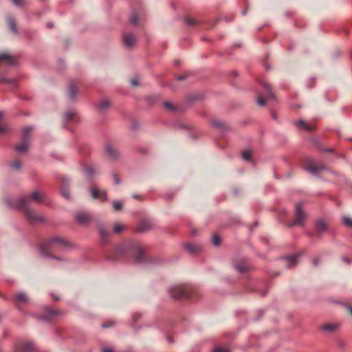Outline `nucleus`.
Returning a JSON list of instances; mask_svg holds the SVG:
<instances>
[{
  "label": "nucleus",
  "mask_w": 352,
  "mask_h": 352,
  "mask_svg": "<svg viewBox=\"0 0 352 352\" xmlns=\"http://www.w3.org/2000/svg\"><path fill=\"white\" fill-rule=\"evenodd\" d=\"M13 3L16 6H23L25 4L24 0H12Z\"/></svg>",
  "instance_id": "nucleus-34"
},
{
  "label": "nucleus",
  "mask_w": 352,
  "mask_h": 352,
  "mask_svg": "<svg viewBox=\"0 0 352 352\" xmlns=\"http://www.w3.org/2000/svg\"><path fill=\"white\" fill-rule=\"evenodd\" d=\"M305 218V215L302 211V204L300 203H297L296 204V212H295V218L294 222L291 224V226H302L304 223V220Z\"/></svg>",
  "instance_id": "nucleus-6"
},
{
  "label": "nucleus",
  "mask_w": 352,
  "mask_h": 352,
  "mask_svg": "<svg viewBox=\"0 0 352 352\" xmlns=\"http://www.w3.org/2000/svg\"><path fill=\"white\" fill-rule=\"evenodd\" d=\"M295 124L300 129H302L307 131H311L314 129L313 126H311L307 122H305L302 120H298Z\"/></svg>",
  "instance_id": "nucleus-17"
},
{
  "label": "nucleus",
  "mask_w": 352,
  "mask_h": 352,
  "mask_svg": "<svg viewBox=\"0 0 352 352\" xmlns=\"http://www.w3.org/2000/svg\"><path fill=\"white\" fill-rule=\"evenodd\" d=\"M212 125H213V126H214L216 128H220L222 126V124L219 121H214L212 122Z\"/></svg>",
  "instance_id": "nucleus-41"
},
{
  "label": "nucleus",
  "mask_w": 352,
  "mask_h": 352,
  "mask_svg": "<svg viewBox=\"0 0 352 352\" xmlns=\"http://www.w3.org/2000/svg\"><path fill=\"white\" fill-rule=\"evenodd\" d=\"M316 227L318 234H322L327 230V226L324 221L319 220L316 222Z\"/></svg>",
  "instance_id": "nucleus-18"
},
{
  "label": "nucleus",
  "mask_w": 352,
  "mask_h": 352,
  "mask_svg": "<svg viewBox=\"0 0 352 352\" xmlns=\"http://www.w3.org/2000/svg\"><path fill=\"white\" fill-rule=\"evenodd\" d=\"M105 153L108 157L112 160L117 159L119 153L111 145L108 144L105 146Z\"/></svg>",
  "instance_id": "nucleus-11"
},
{
  "label": "nucleus",
  "mask_w": 352,
  "mask_h": 352,
  "mask_svg": "<svg viewBox=\"0 0 352 352\" xmlns=\"http://www.w3.org/2000/svg\"><path fill=\"white\" fill-rule=\"evenodd\" d=\"M43 195L38 191L33 192L29 197H23L19 199L14 204L16 208L23 209L25 211L27 219L30 223L44 221V217L30 210L28 206L30 201L38 202Z\"/></svg>",
  "instance_id": "nucleus-1"
},
{
  "label": "nucleus",
  "mask_w": 352,
  "mask_h": 352,
  "mask_svg": "<svg viewBox=\"0 0 352 352\" xmlns=\"http://www.w3.org/2000/svg\"><path fill=\"white\" fill-rule=\"evenodd\" d=\"M212 352H230L228 349L218 346L214 349Z\"/></svg>",
  "instance_id": "nucleus-37"
},
{
  "label": "nucleus",
  "mask_w": 352,
  "mask_h": 352,
  "mask_svg": "<svg viewBox=\"0 0 352 352\" xmlns=\"http://www.w3.org/2000/svg\"><path fill=\"white\" fill-rule=\"evenodd\" d=\"M51 314H56L55 311H52V312H51Z\"/></svg>",
  "instance_id": "nucleus-56"
},
{
  "label": "nucleus",
  "mask_w": 352,
  "mask_h": 352,
  "mask_svg": "<svg viewBox=\"0 0 352 352\" xmlns=\"http://www.w3.org/2000/svg\"><path fill=\"white\" fill-rule=\"evenodd\" d=\"M110 106V102L107 100H102L98 105V109L100 111H104Z\"/></svg>",
  "instance_id": "nucleus-25"
},
{
  "label": "nucleus",
  "mask_w": 352,
  "mask_h": 352,
  "mask_svg": "<svg viewBox=\"0 0 352 352\" xmlns=\"http://www.w3.org/2000/svg\"><path fill=\"white\" fill-rule=\"evenodd\" d=\"M318 259H316V260H314V265L315 266H316V265H318Z\"/></svg>",
  "instance_id": "nucleus-50"
},
{
  "label": "nucleus",
  "mask_w": 352,
  "mask_h": 352,
  "mask_svg": "<svg viewBox=\"0 0 352 352\" xmlns=\"http://www.w3.org/2000/svg\"><path fill=\"white\" fill-rule=\"evenodd\" d=\"M130 21L132 24L136 25L138 23V16L136 14H133L130 19Z\"/></svg>",
  "instance_id": "nucleus-31"
},
{
  "label": "nucleus",
  "mask_w": 352,
  "mask_h": 352,
  "mask_svg": "<svg viewBox=\"0 0 352 352\" xmlns=\"http://www.w3.org/2000/svg\"><path fill=\"white\" fill-rule=\"evenodd\" d=\"M338 327L339 325L337 324H326L322 327V329L327 331L333 332L338 329Z\"/></svg>",
  "instance_id": "nucleus-22"
},
{
  "label": "nucleus",
  "mask_w": 352,
  "mask_h": 352,
  "mask_svg": "<svg viewBox=\"0 0 352 352\" xmlns=\"http://www.w3.org/2000/svg\"><path fill=\"white\" fill-rule=\"evenodd\" d=\"M242 157L246 161L250 160L251 159V157H252V153H251V151H248V150L244 151L242 153Z\"/></svg>",
  "instance_id": "nucleus-28"
},
{
  "label": "nucleus",
  "mask_w": 352,
  "mask_h": 352,
  "mask_svg": "<svg viewBox=\"0 0 352 352\" xmlns=\"http://www.w3.org/2000/svg\"><path fill=\"white\" fill-rule=\"evenodd\" d=\"M4 63L10 66H14L16 64V59L14 56L8 54H0V65Z\"/></svg>",
  "instance_id": "nucleus-8"
},
{
  "label": "nucleus",
  "mask_w": 352,
  "mask_h": 352,
  "mask_svg": "<svg viewBox=\"0 0 352 352\" xmlns=\"http://www.w3.org/2000/svg\"><path fill=\"white\" fill-rule=\"evenodd\" d=\"M122 202L121 201H116L113 203V207L116 211H120L122 208Z\"/></svg>",
  "instance_id": "nucleus-26"
},
{
  "label": "nucleus",
  "mask_w": 352,
  "mask_h": 352,
  "mask_svg": "<svg viewBox=\"0 0 352 352\" xmlns=\"http://www.w3.org/2000/svg\"><path fill=\"white\" fill-rule=\"evenodd\" d=\"M8 25L10 30L14 33L18 34L17 25L15 19L12 16L8 17Z\"/></svg>",
  "instance_id": "nucleus-19"
},
{
  "label": "nucleus",
  "mask_w": 352,
  "mask_h": 352,
  "mask_svg": "<svg viewBox=\"0 0 352 352\" xmlns=\"http://www.w3.org/2000/svg\"><path fill=\"white\" fill-rule=\"evenodd\" d=\"M343 261L344 262H346V263H348V264L351 263V260L349 258H346V257H343Z\"/></svg>",
  "instance_id": "nucleus-47"
},
{
  "label": "nucleus",
  "mask_w": 352,
  "mask_h": 352,
  "mask_svg": "<svg viewBox=\"0 0 352 352\" xmlns=\"http://www.w3.org/2000/svg\"><path fill=\"white\" fill-rule=\"evenodd\" d=\"M14 302L16 305L25 304L28 302V299L24 293L20 292L15 296Z\"/></svg>",
  "instance_id": "nucleus-16"
},
{
  "label": "nucleus",
  "mask_w": 352,
  "mask_h": 352,
  "mask_svg": "<svg viewBox=\"0 0 352 352\" xmlns=\"http://www.w3.org/2000/svg\"><path fill=\"white\" fill-rule=\"evenodd\" d=\"M326 169H327V167L323 164H320V165L310 164V166L309 168H306V170L313 175H317L320 171L324 170Z\"/></svg>",
  "instance_id": "nucleus-12"
},
{
  "label": "nucleus",
  "mask_w": 352,
  "mask_h": 352,
  "mask_svg": "<svg viewBox=\"0 0 352 352\" xmlns=\"http://www.w3.org/2000/svg\"><path fill=\"white\" fill-rule=\"evenodd\" d=\"M77 94V89L76 85L74 83H71L69 85V96L71 99H74L76 95Z\"/></svg>",
  "instance_id": "nucleus-24"
},
{
  "label": "nucleus",
  "mask_w": 352,
  "mask_h": 352,
  "mask_svg": "<svg viewBox=\"0 0 352 352\" xmlns=\"http://www.w3.org/2000/svg\"><path fill=\"white\" fill-rule=\"evenodd\" d=\"M75 116V113L73 111H68L65 114V119L67 122H69L72 120L74 116Z\"/></svg>",
  "instance_id": "nucleus-30"
},
{
  "label": "nucleus",
  "mask_w": 352,
  "mask_h": 352,
  "mask_svg": "<svg viewBox=\"0 0 352 352\" xmlns=\"http://www.w3.org/2000/svg\"><path fill=\"white\" fill-rule=\"evenodd\" d=\"M116 252L119 256H133L135 257V263H140L143 255L142 250L138 246L118 247Z\"/></svg>",
  "instance_id": "nucleus-3"
},
{
  "label": "nucleus",
  "mask_w": 352,
  "mask_h": 352,
  "mask_svg": "<svg viewBox=\"0 0 352 352\" xmlns=\"http://www.w3.org/2000/svg\"><path fill=\"white\" fill-rule=\"evenodd\" d=\"M342 222L346 226L349 228H352V219H351L350 217H343Z\"/></svg>",
  "instance_id": "nucleus-27"
},
{
  "label": "nucleus",
  "mask_w": 352,
  "mask_h": 352,
  "mask_svg": "<svg viewBox=\"0 0 352 352\" xmlns=\"http://www.w3.org/2000/svg\"><path fill=\"white\" fill-rule=\"evenodd\" d=\"M164 106L165 107H166L167 109H171L172 110L173 109V104L170 102H164Z\"/></svg>",
  "instance_id": "nucleus-40"
},
{
  "label": "nucleus",
  "mask_w": 352,
  "mask_h": 352,
  "mask_svg": "<svg viewBox=\"0 0 352 352\" xmlns=\"http://www.w3.org/2000/svg\"><path fill=\"white\" fill-rule=\"evenodd\" d=\"M184 76H178V77H177V80H184Z\"/></svg>",
  "instance_id": "nucleus-49"
},
{
  "label": "nucleus",
  "mask_w": 352,
  "mask_h": 352,
  "mask_svg": "<svg viewBox=\"0 0 352 352\" xmlns=\"http://www.w3.org/2000/svg\"><path fill=\"white\" fill-rule=\"evenodd\" d=\"M67 241L58 237H54L41 243L39 246L40 252L43 256H50L49 252L56 251L60 248L65 246ZM52 258L59 259L57 256H52Z\"/></svg>",
  "instance_id": "nucleus-2"
},
{
  "label": "nucleus",
  "mask_w": 352,
  "mask_h": 352,
  "mask_svg": "<svg viewBox=\"0 0 352 352\" xmlns=\"http://www.w3.org/2000/svg\"><path fill=\"white\" fill-rule=\"evenodd\" d=\"M12 81V80H10V79H6V78H0V82L9 83V82H11Z\"/></svg>",
  "instance_id": "nucleus-45"
},
{
  "label": "nucleus",
  "mask_w": 352,
  "mask_h": 352,
  "mask_svg": "<svg viewBox=\"0 0 352 352\" xmlns=\"http://www.w3.org/2000/svg\"><path fill=\"white\" fill-rule=\"evenodd\" d=\"M235 268L240 272H243L246 270V268L240 265H235Z\"/></svg>",
  "instance_id": "nucleus-42"
},
{
  "label": "nucleus",
  "mask_w": 352,
  "mask_h": 352,
  "mask_svg": "<svg viewBox=\"0 0 352 352\" xmlns=\"http://www.w3.org/2000/svg\"><path fill=\"white\" fill-rule=\"evenodd\" d=\"M123 229H124L123 226H122L120 224H116V225H115V226L113 228V230L116 233H119V232H122L123 230Z\"/></svg>",
  "instance_id": "nucleus-33"
},
{
  "label": "nucleus",
  "mask_w": 352,
  "mask_h": 352,
  "mask_svg": "<svg viewBox=\"0 0 352 352\" xmlns=\"http://www.w3.org/2000/svg\"><path fill=\"white\" fill-rule=\"evenodd\" d=\"M326 151H327V152H332L333 150L332 149H327Z\"/></svg>",
  "instance_id": "nucleus-55"
},
{
  "label": "nucleus",
  "mask_w": 352,
  "mask_h": 352,
  "mask_svg": "<svg viewBox=\"0 0 352 352\" xmlns=\"http://www.w3.org/2000/svg\"><path fill=\"white\" fill-rule=\"evenodd\" d=\"M113 179H114V180H115V183H116V184H119L120 183V179H119L118 176L116 174H113Z\"/></svg>",
  "instance_id": "nucleus-44"
},
{
  "label": "nucleus",
  "mask_w": 352,
  "mask_h": 352,
  "mask_svg": "<svg viewBox=\"0 0 352 352\" xmlns=\"http://www.w3.org/2000/svg\"><path fill=\"white\" fill-rule=\"evenodd\" d=\"M185 248L188 252L192 254L199 252L201 249L199 245L195 244H186Z\"/></svg>",
  "instance_id": "nucleus-21"
},
{
  "label": "nucleus",
  "mask_w": 352,
  "mask_h": 352,
  "mask_svg": "<svg viewBox=\"0 0 352 352\" xmlns=\"http://www.w3.org/2000/svg\"><path fill=\"white\" fill-rule=\"evenodd\" d=\"M212 242L214 245L219 246L221 243V239L217 234H214L212 238Z\"/></svg>",
  "instance_id": "nucleus-29"
},
{
  "label": "nucleus",
  "mask_w": 352,
  "mask_h": 352,
  "mask_svg": "<svg viewBox=\"0 0 352 352\" xmlns=\"http://www.w3.org/2000/svg\"><path fill=\"white\" fill-rule=\"evenodd\" d=\"M169 293L171 297L175 299L188 297L187 289L184 285H177L170 288Z\"/></svg>",
  "instance_id": "nucleus-5"
},
{
  "label": "nucleus",
  "mask_w": 352,
  "mask_h": 352,
  "mask_svg": "<svg viewBox=\"0 0 352 352\" xmlns=\"http://www.w3.org/2000/svg\"><path fill=\"white\" fill-rule=\"evenodd\" d=\"M36 350V346L32 342H25L19 344L16 348V352H32Z\"/></svg>",
  "instance_id": "nucleus-7"
},
{
  "label": "nucleus",
  "mask_w": 352,
  "mask_h": 352,
  "mask_svg": "<svg viewBox=\"0 0 352 352\" xmlns=\"http://www.w3.org/2000/svg\"><path fill=\"white\" fill-rule=\"evenodd\" d=\"M61 195H63V197H64L66 199L70 198L69 191L66 188H63L61 190Z\"/></svg>",
  "instance_id": "nucleus-32"
},
{
  "label": "nucleus",
  "mask_w": 352,
  "mask_h": 352,
  "mask_svg": "<svg viewBox=\"0 0 352 352\" xmlns=\"http://www.w3.org/2000/svg\"><path fill=\"white\" fill-rule=\"evenodd\" d=\"M124 43L126 47H132L135 43V38L133 35L127 34L124 36Z\"/></svg>",
  "instance_id": "nucleus-14"
},
{
  "label": "nucleus",
  "mask_w": 352,
  "mask_h": 352,
  "mask_svg": "<svg viewBox=\"0 0 352 352\" xmlns=\"http://www.w3.org/2000/svg\"><path fill=\"white\" fill-rule=\"evenodd\" d=\"M87 175H91L95 173V170L94 168H87L85 170Z\"/></svg>",
  "instance_id": "nucleus-38"
},
{
  "label": "nucleus",
  "mask_w": 352,
  "mask_h": 352,
  "mask_svg": "<svg viewBox=\"0 0 352 352\" xmlns=\"http://www.w3.org/2000/svg\"><path fill=\"white\" fill-rule=\"evenodd\" d=\"M257 103L260 106L263 107L265 104V100L263 97L258 96L257 98Z\"/></svg>",
  "instance_id": "nucleus-36"
},
{
  "label": "nucleus",
  "mask_w": 352,
  "mask_h": 352,
  "mask_svg": "<svg viewBox=\"0 0 352 352\" xmlns=\"http://www.w3.org/2000/svg\"><path fill=\"white\" fill-rule=\"evenodd\" d=\"M186 23L188 25H191V24H193V22H192V21L188 19V20H186Z\"/></svg>",
  "instance_id": "nucleus-48"
},
{
  "label": "nucleus",
  "mask_w": 352,
  "mask_h": 352,
  "mask_svg": "<svg viewBox=\"0 0 352 352\" xmlns=\"http://www.w3.org/2000/svg\"><path fill=\"white\" fill-rule=\"evenodd\" d=\"M102 352H113V350L110 348H104Z\"/></svg>",
  "instance_id": "nucleus-46"
},
{
  "label": "nucleus",
  "mask_w": 352,
  "mask_h": 352,
  "mask_svg": "<svg viewBox=\"0 0 352 352\" xmlns=\"http://www.w3.org/2000/svg\"><path fill=\"white\" fill-rule=\"evenodd\" d=\"M298 255H293L285 258V266L288 268L295 266L298 263Z\"/></svg>",
  "instance_id": "nucleus-13"
},
{
  "label": "nucleus",
  "mask_w": 352,
  "mask_h": 352,
  "mask_svg": "<svg viewBox=\"0 0 352 352\" xmlns=\"http://www.w3.org/2000/svg\"><path fill=\"white\" fill-rule=\"evenodd\" d=\"M98 231H99V234H100V236L101 239L104 241H106L107 240V239H108V232L106 230V229L103 226H98Z\"/></svg>",
  "instance_id": "nucleus-23"
},
{
  "label": "nucleus",
  "mask_w": 352,
  "mask_h": 352,
  "mask_svg": "<svg viewBox=\"0 0 352 352\" xmlns=\"http://www.w3.org/2000/svg\"><path fill=\"white\" fill-rule=\"evenodd\" d=\"M178 64H179L178 61H175V65H178Z\"/></svg>",
  "instance_id": "nucleus-57"
},
{
  "label": "nucleus",
  "mask_w": 352,
  "mask_h": 352,
  "mask_svg": "<svg viewBox=\"0 0 352 352\" xmlns=\"http://www.w3.org/2000/svg\"><path fill=\"white\" fill-rule=\"evenodd\" d=\"M311 159H308V160H307V163H308V164H310V163H311Z\"/></svg>",
  "instance_id": "nucleus-54"
},
{
  "label": "nucleus",
  "mask_w": 352,
  "mask_h": 352,
  "mask_svg": "<svg viewBox=\"0 0 352 352\" xmlns=\"http://www.w3.org/2000/svg\"><path fill=\"white\" fill-rule=\"evenodd\" d=\"M349 310L350 313H351V315H352V307H349Z\"/></svg>",
  "instance_id": "nucleus-53"
},
{
  "label": "nucleus",
  "mask_w": 352,
  "mask_h": 352,
  "mask_svg": "<svg viewBox=\"0 0 352 352\" xmlns=\"http://www.w3.org/2000/svg\"><path fill=\"white\" fill-rule=\"evenodd\" d=\"M91 194L93 198L94 199H101V200H106L107 199V193L106 192H104L102 193V197H100V190L97 187H93L91 189Z\"/></svg>",
  "instance_id": "nucleus-15"
},
{
  "label": "nucleus",
  "mask_w": 352,
  "mask_h": 352,
  "mask_svg": "<svg viewBox=\"0 0 352 352\" xmlns=\"http://www.w3.org/2000/svg\"><path fill=\"white\" fill-rule=\"evenodd\" d=\"M76 221L82 225H85L91 221V216L86 212H79L76 214Z\"/></svg>",
  "instance_id": "nucleus-9"
},
{
  "label": "nucleus",
  "mask_w": 352,
  "mask_h": 352,
  "mask_svg": "<svg viewBox=\"0 0 352 352\" xmlns=\"http://www.w3.org/2000/svg\"><path fill=\"white\" fill-rule=\"evenodd\" d=\"M168 340L169 342H173V339L171 338H168Z\"/></svg>",
  "instance_id": "nucleus-52"
},
{
  "label": "nucleus",
  "mask_w": 352,
  "mask_h": 352,
  "mask_svg": "<svg viewBox=\"0 0 352 352\" xmlns=\"http://www.w3.org/2000/svg\"><path fill=\"white\" fill-rule=\"evenodd\" d=\"M154 228V223L151 220L143 219L140 222L138 230L139 232L148 231Z\"/></svg>",
  "instance_id": "nucleus-10"
},
{
  "label": "nucleus",
  "mask_w": 352,
  "mask_h": 352,
  "mask_svg": "<svg viewBox=\"0 0 352 352\" xmlns=\"http://www.w3.org/2000/svg\"><path fill=\"white\" fill-rule=\"evenodd\" d=\"M114 324H115V322H113V321H111V322H109V323H103V324H102V328H104V329H105V328H108V327H111V326L113 325Z\"/></svg>",
  "instance_id": "nucleus-39"
},
{
  "label": "nucleus",
  "mask_w": 352,
  "mask_h": 352,
  "mask_svg": "<svg viewBox=\"0 0 352 352\" xmlns=\"http://www.w3.org/2000/svg\"><path fill=\"white\" fill-rule=\"evenodd\" d=\"M33 130L32 126H27L23 131L22 143L15 146L14 148L18 153H25L28 151L30 145V134Z\"/></svg>",
  "instance_id": "nucleus-4"
},
{
  "label": "nucleus",
  "mask_w": 352,
  "mask_h": 352,
  "mask_svg": "<svg viewBox=\"0 0 352 352\" xmlns=\"http://www.w3.org/2000/svg\"><path fill=\"white\" fill-rule=\"evenodd\" d=\"M10 166L14 169H19L21 167V163L19 161L12 162L10 164Z\"/></svg>",
  "instance_id": "nucleus-35"
},
{
  "label": "nucleus",
  "mask_w": 352,
  "mask_h": 352,
  "mask_svg": "<svg viewBox=\"0 0 352 352\" xmlns=\"http://www.w3.org/2000/svg\"><path fill=\"white\" fill-rule=\"evenodd\" d=\"M131 83L133 86H137L138 85V78H133L131 80Z\"/></svg>",
  "instance_id": "nucleus-43"
},
{
  "label": "nucleus",
  "mask_w": 352,
  "mask_h": 352,
  "mask_svg": "<svg viewBox=\"0 0 352 352\" xmlns=\"http://www.w3.org/2000/svg\"><path fill=\"white\" fill-rule=\"evenodd\" d=\"M133 198L134 199H139L140 198V195H133Z\"/></svg>",
  "instance_id": "nucleus-51"
},
{
  "label": "nucleus",
  "mask_w": 352,
  "mask_h": 352,
  "mask_svg": "<svg viewBox=\"0 0 352 352\" xmlns=\"http://www.w3.org/2000/svg\"><path fill=\"white\" fill-rule=\"evenodd\" d=\"M263 86L267 92V96H266L267 99V100H270V99L276 100L275 96L271 91L270 85H268L266 82H263Z\"/></svg>",
  "instance_id": "nucleus-20"
}]
</instances>
